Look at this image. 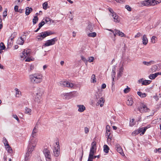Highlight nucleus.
Segmentation results:
<instances>
[{"mask_svg":"<svg viewBox=\"0 0 161 161\" xmlns=\"http://www.w3.org/2000/svg\"><path fill=\"white\" fill-rule=\"evenodd\" d=\"M38 140V139L37 138L30 137L27 147V152L25 155V160H28V157L36 147Z\"/></svg>","mask_w":161,"mask_h":161,"instance_id":"obj_1","label":"nucleus"},{"mask_svg":"<svg viewBox=\"0 0 161 161\" xmlns=\"http://www.w3.org/2000/svg\"><path fill=\"white\" fill-rule=\"evenodd\" d=\"M31 82L33 84H37L41 82L43 80V75L40 73H35L29 76Z\"/></svg>","mask_w":161,"mask_h":161,"instance_id":"obj_2","label":"nucleus"},{"mask_svg":"<svg viewBox=\"0 0 161 161\" xmlns=\"http://www.w3.org/2000/svg\"><path fill=\"white\" fill-rule=\"evenodd\" d=\"M54 33L51 31H45L42 32L40 33V35L36 37V39L38 40H42L46 37L53 34Z\"/></svg>","mask_w":161,"mask_h":161,"instance_id":"obj_3","label":"nucleus"},{"mask_svg":"<svg viewBox=\"0 0 161 161\" xmlns=\"http://www.w3.org/2000/svg\"><path fill=\"white\" fill-rule=\"evenodd\" d=\"M31 50L30 49H25L22 53L21 54L20 57L21 58H26L25 61L27 62H30L31 61V59L30 58L28 57L30 56V53Z\"/></svg>","mask_w":161,"mask_h":161,"instance_id":"obj_4","label":"nucleus"},{"mask_svg":"<svg viewBox=\"0 0 161 161\" xmlns=\"http://www.w3.org/2000/svg\"><path fill=\"white\" fill-rule=\"evenodd\" d=\"M138 110L141 113L148 112L150 111V109L146 105L142 103H140L138 107Z\"/></svg>","mask_w":161,"mask_h":161,"instance_id":"obj_5","label":"nucleus"},{"mask_svg":"<svg viewBox=\"0 0 161 161\" xmlns=\"http://www.w3.org/2000/svg\"><path fill=\"white\" fill-rule=\"evenodd\" d=\"M53 154L55 157H58L60 154V146L58 142H57L53 149Z\"/></svg>","mask_w":161,"mask_h":161,"instance_id":"obj_6","label":"nucleus"},{"mask_svg":"<svg viewBox=\"0 0 161 161\" xmlns=\"http://www.w3.org/2000/svg\"><path fill=\"white\" fill-rule=\"evenodd\" d=\"M59 85L63 87H67L69 88H71L74 86V84L68 81H60L59 83Z\"/></svg>","mask_w":161,"mask_h":161,"instance_id":"obj_7","label":"nucleus"},{"mask_svg":"<svg viewBox=\"0 0 161 161\" xmlns=\"http://www.w3.org/2000/svg\"><path fill=\"white\" fill-rule=\"evenodd\" d=\"M153 0H146L142 1L141 4L142 6H154V4L153 2Z\"/></svg>","mask_w":161,"mask_h":161,"instance_id":"obj_8","label":"nucleus"},{"mask_svg":"<svg viewBox=\"0 0 161 161\" xmlns=\"http://www.w3.org/2000/svg\"><path fill=\"white\" fill-rule=\"evenodd\" d=\"M57 41V39L56 37L50 40H48L46 41V42L45 43L43 46L44 47H47L54 45L55 42Z\"/></svg>","mask_w":161,"mask_h":161,"instance_id":"obj_9","label":"nucleus"},{"mask_svg":"<svg viewBox=\"0 0 161 161\" xmlns=\"http://www.w3.org/2000/svg\"><path fill=\"white\" fill-rule=\"evenodd\" d=\"M43 153L47 161H50L51 156L49 150L47 148H44L43 150Z\"/></svg>","mask_w":161,"mask_h":161,"instance_id":"obj_10","label":"nucleus"},{"mask_svg":"<svg viewBox=\"0 0 161 161\" xmlns=\"http://www.w3.org/2000/svg\"><path fill=\"white\" fill-rule=\"evenodd\" d=\"M94 27V25L93 24L90 22L89 23L85 30L86 33L93 32L94 31L93 28Z\"/></svg>","mask_w":161,"mask_h":161,"instance_id":"obj_11","label":"nucleus"},{"mask_svg":"<svg viewBox=\"0 0 161 161\" xmlns=\"http://www.w3.org/2000/svg\"><path fill=\"white\" fill-rule=\"evenodd\" d=\"M115 147L116 148V150L122 156H125V154H124L123 150L121 148L120 145L118 144H117L115 145Z\"/></svg>","mask_w":161,"mask_h":161,"instance_id":"obj_12","label":"nucleus"},{"mask_svg":"<svg viewBox=\"0 0 161 161\" xmlns=\"http://www.w3.org/2000/svg\"><path fill=\"white\" fill-rule=\"evenodd\" d=\"M62 96L66 100H69L74 97L72 93H64L62 94Z\"/></svg>","mask_w":161,"mask_h":161,"instance_id":"obj_13","label":"nucleus"},{"mask_svg":"<svg viewBox=\"0 0 161 161\" xmlns=\"http://www.w3.org/2000/svg\"><path fill=\"white\" fill-rule=\"evenodd\" d=\"M25 39V35H23L20 38H19L18 39L17 41V44L19 45H23Z\"/></svg>","mask_w":161,"mask_h":161,"instance_id":"obj_14","label":"nucleus"},{"mask_svg":"<svg viewBox=\"0 0 161 161\" xmlns=\"http://www.w3.org/2000/svg\"><path fill=\"white\" fill-rule=\"evenodd\" d=\"M38 131V127L36 126L33 130L31 137L36 138L37 136Z\"/></svg>","mask_w":161,"mask_h":161,"instance_id":"obj_15","label":"nucleus"},{"mask_svg":"<svg viewBox=\"0 0 161 161\" xmlns=\"http://www.w3.org/2000/svg\"><path fill=\"white\" fill-rule=\"evenodd\" d=\"M114 14H112L111 16L113 17L114 19V21L116 23H119L120 21V19L119 18V17L116 13H113Z\"/></svg>","mask_w":161,"mask_h":161,"instance_id":"obj_16","label":"nucleus"},{"mask_svg":"<svg viewBox=\"0 0 161 161\" xmlns=\"http://www.w3.org/2000/svg\"><path fill=\"white\" fill-rule=\"evenodd\" d=\"M126 104L129 106H131L133 103V101L132 98L131 97H128L127 98V101L126 102Z\"/></svg>","mask_w":161,"mask_h":161,"instance_id":"obj_17","label":"nucleus"},{"mask_svg":"<svg viewBox=\"0 0 161 161\" xmlns=\"http://www.w3.org/2000/svg\"><path fill=\"white\" fill-rule=\"evenodd\" d=\"M150 127V126H148L144 127H142L138 129V131L139 132V133H141L140 135H143L146 131V130Z\"/></svg>","mask_w":161,"mask_h":161,"instance_id":"obj_18","label":"nucleus"},{"mask_svg":"<svg viewBox=\"0 0 161 161\" xmlns=\"http://www.w3.org/2000/svg\"><path fill=\"white\" fill-rule=\"evenodd\" d=\"M105 102V100L103 97L100 98L98 100L97 102V105H100L101 107H102L103 106Z\"/></svg>","mask_w":161,"mask_h":161,"instance_id":"obj_19","label":"nucleus"},{"mask_svg":"<svg viewBox=\"0 0 161 161\" xmlns=\"http://www.w3.org/2000/svg\"><path fill=\"white\" fill-rule=\"evenodd\" d=\"M77 107L78 108V111L80 112H83L86 109L85 107L82 105H78Z\"/></svg>","mask_w":161,"mask_h":161,"instance_id":"obj_20","label":"nucleus"},{"mask_svg":"<svg viewBox=\"0 0 161 161\" xmlns=\"http://www.w3.org/2000/svg\"><path fill=\"white\" fill-rule=\"evenodd\" d=\"M142 43L144 45H146L148 42V39L146 35H144L142 37Z\"/></svg>","mask_w":161,"mask_h":161,"instance_id":"obj_21","label":"nucleus"},{"mask_svg":"<svg viewBox=\"0 0 161 161\" xmlns=\"http://www.w3.org/2000/svg\"><path fill=\"white\" fill-rule=\"evenodd\" d=\"M35 100L38 103H40L42 101V96L36 95L35 97Z\"/></svg>","mask_w":161,"mask_h":161,"instance_id":"obj_22","label":"nucleus"},{"mask_svg":"<svg viewBox=\"0 0 161 161\" xmlns=\"http://www.w3.org/2000/svg\"><path fill=\"white\" fill-rule=\"evenodd\" d=\"M114 31H116V33H117V35L119 36L122 37L125 36L124 33L119 30L115 29H114Z\"/></svg>","mask_w":161,"mask_h":161,"instance_id":"obj_23","label":"nucleus"},{"mask_svg":"<svg viewBox=\"0 0 161 161\" xmlns=\"http://www.w3.org/2000/svg\"><path fill=\"white\" fill-rule=\"evenodd\" d=\"M155 62L151 60L149 62L147 61H143L142 62L143 64L145 65H146L147 66L150 65L152 64H154L155 63Z\"/></svg>","mask_w":161,"mask_h":161,"instance_id":"obj_24","label":"nucleus"},{"mask_svg":"<svg viewBox=\"0 0 161 161\" xmlns=\"http://www.w3.org/2000/svg\"><path fill=\"white\" fill-rule=\"evenodd\" d=\"M87 34V36L89 37H94L97 36V34L95 32H90Z\"/></svg>","mask_w":161,"mask_h":161,"instance_id":"obj_25","label":"nucleus"},{"mask_svg":"<svg viewBox=\"0 0 161 161\" xmlns=\"http://www.w3.org/2000/svg\"><path fill=\"white\" fill-rule=\"evenodd\" d=\"M158 75V73H155V74H150L149 76V78L151 80H153L155 78H156L157 76Z\"/></svg>","mask_w":161,"mask_h":161,"instance_id":"obj_26","label":"nucleus"},{"mask_svg":"<svg viewBox=\"0 0 161 161\" xmlns=\"http://www.w3.org/2000/svg\"><path fill=\"white\" fill-rule=\"evenodd\" d=\"M32 11V9L31 8L27 7L26 8L25 14L26 15H28Z\"/></svg>","mask_w":161,"mask_h":161,"instance_id":"obj_27","label":"nucleus"},{"mask_svg":"<svg viewBox=\"0 0 161 161\" xmlns=\"http://www.w3.org/2000/svg\"><path fill=\"white\" fill-rule=\"evenodd\" d=\"M43 94V90L40 88H39L37 90V92L36 93V95H38L42 96Z\"/></svg>","mask_w":161,"mask_h":161,"instance_id":"obj_28","label":"nucleus"},{"mask_svg":"<svg viewBox=\"0 0 161 161\" xmlns=\"http://www.w3.org/2000/svg\"><path fill=\"white\" fill-rule=\"evenodd\" d=\"M15 90L16 92V95L17 97H19L21 95V92L17 88H15Z\"/></svg>","mask_w":161,"mask_h":161,"instance_id":"obj_29","label":"nucleus"},{"mask_svg":"<svg viewBox=\"0 0 161 161\" xmlns=\"http://www.w3.org/2000/svg\"><path fill=\"white\" fill-rule=\"evenodd\" d=\"M31 112V110L28 108L26 107L25 108V112L26 114L30 115Z\"/></svg>","mask_w":161,"mask_h":161,"instance_id":"obj_30","label":"nucleus"},{"mask_svg":"<svg viewBox=\"0 0 161 161\" xmlns=\"http://www.w3.org/2000/svg\"><path fill=\"white\" fill-rule=\"evenodd\" d=\"M137 94L141 97H145L147 96V94L145 93H142L140 92H138Z\"/></svg>","mask_w":161,"mask_h":161,"instance_id":"obj_31","label":"nucleus"},{"mask_svg":"<svg viewBox=\"0 0 161 161\" xmlns=\"http://www.w3.org/2000/svg\"><path fill=\"white\" fill-rule=\"evenodd\" d=\"M110 127L109 125H107L106 126V133H107V135L108 136V138L109 137V136L110 135V133H108L107 132H110Z\"/></svg>","mask_w":161,"mask_h":161,"instance_id":"obj_32","label":"nucleus"},{"mask_svg":"<svg viewBox=\"0 0 161 161\" xmlns=\"http://www.w3.org/2000/svg\"><path fill=\"white\" fill-rule=\"evenodd\" d=\"M104 151L106 153H108L109 150V148L107 145H105L103 146Z\"/></svg>","mask_w":161,"mask_h":161,"instance_id":"obj_33","label":"nucleus"},{"mask_svg":"<svg viewBox=\"0 0 161 161\" xmlns=\"http://www.w3.org/2000/svg\"><path fill=\"white\" fill-rule=\"evenodd\" d=\"M90 149L96 150V142H93L92 143Z\"/></svg>","mask_w":161,"mask_h":161,"instance_id":"obj_34","label":"nucleus"},{"mask_svg":"<svg viewBox=\"0 0 161 161\" xmlns=\"http://www.w3.org/2000/svg\"><path fill=\"white\" fill-rule=\"evenodd\" d=\"M115 67H114V69H112V78L113 81H114V78L115 77V74H116V72L115 71Z\"/></svg>","mask_w":161,"mask_h":161,"instance_id":"obj_35","label":"nucleus"},{"mask_svg":"<svg viewBox=\"0 0 161 161\" xmlns=\"http://www.w3.org/2000/svg\"><path fill=\"white\" fill-rule=\"evenodd\" d=\"M157 41V38L155 36H153L151 38V42L153 43H155Z\"/></svg>","mask_w":161,"mask_h":161,"instance_id":"obj_36","label":"nucleus"},{"mask_svg":"<svg viewBox=\"0 0 161 161\" xmlns=\"http://www.w3.org/2000/svg\"><path fill=\"white\" fill-rule=\"evenodd\" d=\"M91 82L93 83H95L96 82V78L95 75L94 74L92 75L91 76Z\"/></svg>","mask_w":161,"mask_h":161,"instance_id":"obj_37","label":"nucleus"},{"mask_svg":"<svg viewBox=\"0 0 161 161\" xmlns=\"http://www.w3.org/2000/svg\"><path fill=\"white\" fill-rule=\"evenodd\" d=\"M151 81L145 80H144V82H143V85H147L150 84Z\"/></svg>","mask_w":161,"mask_h":161,"instance_id":"obj_38","label":"nucleus"},{"mask_svg":"<svg viewBox=\"0 0 161 161\" xmlns=\"http://www.w3.org/2000/svg\"><path fill=\"white\" fill-rule=\"evenodd\" d=\"M3 142L4 145V146L5 147H6L7 146L9 145L8 141L6 138L4 137L3 138Z\"/></svg>","mask_w":161,"mask_h":161,"instance_id":"obj_39","label":"nucleus"},{"mask_svg":"<svg viewBox=\"0 0 161 161\" xmlns=\"http://www.w3.org/2000/svg\"><path fill=\"white\" fill-rule=\"evenodd\" d=\"M135 123L134 122V119H132L130 120V126H132L135 125Z\"/></svg>","mask_w":161,"mask_h":161,"instance_id":"obj_40","label":"nucleus"},{"mask_svg":"<svg viewBox=\"0 0 161 161\" xmlns=\"http://www.w3.org/2000/svg\"><path fill=\"white\" fill-rule=\"evenodd\" d=\"M46 23H48L49 24L51 23V19L48 17H46L45 19H44Z\"/></svg>","mask_w":161,"mask_h":161,"instance_id":"obj_41","label":"nucleus"},{"mask_svg":"<svg viewBox=\"0 0 161 161\" xmlns=\"http://www.w3.org/2000/svg\"><path fill=\"white\" fill-rule=\"evenodd\" d=\"M38 20V17L36 16H35L33 19V23L34 25L35 24Z\"/></svg>","mask_w":161,"mask_h":161,"instance_id":"obj_42","label":"nucleus"},{"mask_svg":"<svg viewBox=\"0 0 161 161\" xmlns=\"http://www.w3.org/2000/svg\"><path fill=\"white\" fill-rule=\"evenodd\" d=\"M139 134V132L138 131V130L132 132L131 134V135L133 136H135Z\"/></svg>","mask_w":161,"mask_h":161,"instance_id":"obj_43","label":"nucleus"},{"mask_svg":"<svg viewBox=\"0 0 161 161\" xmlns=\"http://www.w3.org/2000/svg\"><path fill=\"white\" fill-rule=\"evenodd\" d=\"M94 60V58L93 57H88V59L87 60V61L89 62H93Z\"/></svg>","mask_w":161,"mask_h":161,"instance_id":"obj_44","label":"nucleus"},{"mask_svg":"<svg viewBox=\"0 0 161 161\" xmlns=\"http://www.w3.org/2000/svg\"><path fill=\"white\" fill-rule=\"evenodd\" d=\"M5 147H6V148L7 150L8 151L9 153H11L12 152V149L11 147L9 146V145H8Z\"/></svg>","mask_w":161,"mask_h":161,"instance_id":"obj_45","label":"nucleus"},{"mask_svg":"<svg viewBox=\"0 0 161 161\" xmlns=\"http://www.w3.org/2000/svg\"><path fill=\"white\" fill-rule=\"evenodd\" d=\"M130 91V88L129 87L127 86V87L126 88H125L124 90V92L125 93H127L129 92Z\"/></svg>","mask_w":161,"mask_h":161,"instance_id":"obj_46","label":"nucleus"},{"mask_svg":"<svg viewBox=\"0 0 161 161\" xmlns=\"http://www.w3.org/2000/svg\"><path fill=\"white\" fill-rule=\"evenodd\" d=\"M153 2L154 4V5L161 2V0H153Z\"/></svg>","mask_w":161,"mask_h":161,"instance_id":"obj_47","label":"nucleus"},{"mask_svg":"<svg viewBox=\"0 0 161 161\" xmlns=\"http://www.w3.org/2000/svg\"><path fill=\"white\" fill-rule=\"evenodd\" d=\"M0 47L1 50H4L5 48V47L3 42L0 43Z\"/></svg>","mask_w":161,"mask_h":161,"instance_id":"obj_48","label":"nucleus"},{"mask_svg":"<svg viewBox=\"0 0 161 161\" xmlns=\"http://www.w3.org/2000/svg\"><path fill=\"white\" fill-rule=\"evenodd\" d=\"M96 149H90L89 155H93L94 153L96 152Z\"/></svg>","mask_w":161,"mask_h":161,"instance_id":"obj_49","label":"nucleus"},{"mask_svg":"<svg viewBox=\"0 0 161 161\" xmlns=\"http://www.w3.org/2000/svg\"><path fill=\"white\" fill-rule=\"evenodd\" d=\"M47 2H44L43 4V8L44 9H46L47 8Z\"/></svg>","mask_w":161,"mask_h":161,"instance_id":"obj_50","label":"nucleus"},{"mask_svg":"<svg viewBox=\"0 0 161 161\" xmlns=\"http://www.w3.org/2000/svg\"><path fill=\"white\" fill-rule=\"evenodd\" d=\"M125 8L127 9L128 11H131V8L129 5H126L125 6Z\"/></svg>","mask_w":161,"mask_h":161,"instance_id":"obj_51","label":"nucleus"},{"mask_svg":"<svg viewBox=\"0 0 161 161\" xmlns=\"http://www.w3.org/2000/svg\"><path fill=\"white\" fill-rule=\"evenodd\" d=\"M93 158V155H89L87 161H92Z\"/></svg>","mask_w":161,"mask_h":161,"instance_id":"obj_52","label":"nucleus"},{"mask_svg":"<svg viewBox=\"0 0 161 161\" xmlns=\"http://www.w3.org/2000/svg\"><path fill=\"white\" fill-rule=\"evenodd\" d=\"M45 23L44 21H42L39 24V28H41L42 26H43L44 24Z\"/></svg>","mask_w":161,"mask_h":161,"instance_id":"obj_53","label":"nucleus"},{"mask_svg":"<svg viewBox=\"0 0 161 161\" xmlns=\"http://www.w3.org/2000/svg\"><path fill=\"white\" fill-rule=\"evenodd\" d=\"M12 116L13 117V118L15 119L18 122H19V120L17 115H16V114H14L12 115Z\"/></svg>","mask_w":161,"mask_h":161,"instance_id":"obj_54","label":"nucleus"},{"mask_svg":"<svg viewBox=\"0 0 161 161\" xmlns=\"http://www.w3.org/2000/svg\"><path fill=\"white\" fill-rule=\"evenodd\" d=\"M138 83L139 84L141 83L142 84V85L143 86V82H144V80L143 78H142L140 80H138Z\"/></svg>","mask_w":161,"mask_h":161,"instance_id":"obj_55","label":"nucleus"},{"mask_svg":"<svg viewBox=\"0 0 161 161\" xmlns=\"http://www.w3.org/2000/svg\"><path fill=\"white\" fill-rule=\"evenodd\" d=\"M154 152L155 153H160L161 152V148H159L158 149H156L154 150Z\"/></svg>","mask_w":161,"mask_h":161,"instance_id":"obj_56","label":"nucleus"},{"mask_svg":"<svg viewBox=\"0 0 161 161\" xmlns=\"http://www.w3.org/2000/svg\"><path fill=\"white\" fill-rule=\"evenodd\" d=\"M89 129L87 128V127H86L85 128L84 131L86 134H87L89 132Z\"/></svg>","mask_w":161,"mask_h":161,"instance_id":"obj_57","label":"nucleus"},{"mask_svg":"<svg viewBox=\"0 0 161 161\" xmlns=\"http://www.w3.org/2000/svg\"><path fill=\"white\" fill-rule=\"evenodd\" d=\"M81 59L85 62H86V63L87 62V60L83 56H81Z\"/></svg>","mask_w":161,"mask_h":161,"instance_id":"obj_58","label":"nucleus"},{"mask_svg":"<svg viewBox=\"0 0 161 161\" xmlns=\"http://www.w3.org/2000/svg\"><path fill=\"white\" fill-rule=\"evenodd\" d=\"M108 10L111 13V15L112 14H114L113 13H115L114 12L112 9L111 8H108Z\"/></svg>","mask_w":161,"mask_h":161,"instance_id":"obj_59","label":"nucleus"},{"mask_svg":"<svg viewBox=\"0 0 161 161\" xmlns=\"http://www.w3.org/2000/svg\"><path fill=\"white\" fill-rule=\"evenodd\" d=\"M141 35H142V34H141V33H140V32H138L137 33V34L135 36V38H138V37H139Z\"/></svg>","mask_w":161,"mask_h":161,"instance_id":"obj_60","label":"nucleus"},{"mask_svg":"<svg viewBox=\"0 0 161 161\" xmlns=\"http://www.w3.org/2000/svg\"><path fill=\"white\" fill-rule=\"evenodd\" d=\"M123 70H124L123 67V66L121 67L119 69V71L121 73V74H122V73L123 71Z\"/></svg>","mask_w":161,"mask_h":161,"instance_id":"obj_61","label":"nucleus"},{"mask_svg":"<svg viewBox=\"0 0 161 161\" xmlns=\"http://www.w3.org/2000/svg\"><path fill=\"white\" fill-rule=\"evenodd\" d=\"M115 1L118 3H124L125 2V0H115Z\"/></svg>","mask_w":161,"mask_h":161,"instance_id":"obj_62","label":"nucleus"},{"mask_svg":"<svg viewBox=\"0 0 161 161\" xmlns=\"http://www.w3.org/2000/svg\"><path fill=\"white\" fill-rule=\"evenodd\" d=\"M14 9L15 12H18V6L17 5L15 6L14 8Z\"/></svg>","mask_w":161,"mask_h":161,"instance_id":"obj_63","label":"nucleus"},{"mask_svg":"<svg viewBox=\"0 0 161 161\" xmlns=\"http://www.w3.org/2000/svg\"><path fill=\"white\" fill-rule=\"evenodd\" d=\"M4 14L3 15V17H6L7 15V11L5 10L3 13Z\"/></svg>","mask_w":161,"mask_h":161,"instance_id":"obj_64","label":"nucleus"}]
</instances>
